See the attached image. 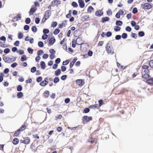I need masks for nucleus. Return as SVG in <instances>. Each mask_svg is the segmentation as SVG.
Here are the masks:
<instances>
[{"instance_id": "nucleus-39", "label": "nucleus", "mask_w": 153, "mask_h": 153, "mask_svg": "<svg viewBox=\"0 0 153 153\" xmlns=\"http://www.w3.org/2000/svg\"><path fill=\"white\" fill-rule=\"evenodd\" d=\"M36 68L35 67H33L31 68L30 71L32 73H33L36 71Z\"/></svg>"}, {"instance_id": "nucleus-52", "label": "nucleus", "mask_w": 153, "mask_h": 153, "mask_svg": "<svg viewBox=\"0 0 153 153\" xmlns=\"http://www.w3.org/2000/svg\"><path fill=\"white\" fill-rule=\"evenodd\" d=\"M99 103V107L101 106L103 104V101L102 100H100L98 101Z\"/></svg>"}, {"instance_id": "nucleus-56", "label": "nucleus", "mask_w": 153, "mask_h": 153, "mask_svg": "<svg viewBox=\"0 0 153 153\" xmlns=\"http://www.w3.org/2000/svg\"><path fill=\"white\" fill-rule=\"evenodd\" d=\"M18 65V64L16 62H14L13 63L11 64V66L13 68H14L16 67Z\"/></svg>"}, {"instance_id": "nucleus-22", "label": "nucleus", "mask_w": 153, "mask_h": 153, "mask_svg": "<svg viewBox=\"0 0 153 153\" xmlns=\"http://www.w3.org/2000/svg\"><path fill=\"white\" fill-rule=\"evenodd\" d=\"M27 58L26 56L25 55H23L22 56L21 59V60L22 62H23L24 61H26L27 60Z\"/></svg>"}, {"instance_id": "nucleus-47", "label": "nucleus", "mask_w": 153, "mask_h": 153, "mask_svg": "<svg viewBox=\"0 0 153 153\" xmlns=\"http://www.w3.org/2000/svg\"><path fill=\"white\" fill-rule=\"evenodd\" d=\"M30 22V19L29 18H27L26 19L25 22L26 24H29Z\"/></svg>"}, {"instance_id": "nucleus-17", "label": "nucleus", "mask_w": 153, "mask_h": 153, "mask_svg": "<svg viewBox=\"0 0 153 153\" xmlns=\"http://www.w3.org/2000/svg\"><path fill=\"white\" fill-rule=\"evenodd\" d=\"M109 18L108 17H105L102 18V22L104 23L106 22L109 21Z\"/></svg>"}, {"instance_id": "nucleus-5", "label": "nucleus", "mask_w": 153, "mask_h": 153, "mask_svg": "<svg viewBox=\"0 0 153 153\" xmlns=\"http://www.w3.org/2000/svg\"><path fill=\"white\" fill-rule=\"evenodd\" d=\"M51 4L53 6H56L58 7V5L61 4V1L58 0H54L51 2Z\"/></svg>"}, {"instance_id": "nucleus-18", "label": "nucleus", "mask_w": 153, "mask_h": 153, "mask_svg": "<svg viewBox=\"0 0 153 153\" xmlns=\"http://www.w3.org/2000/svg\"><path fill=\"white\" fill-rule=\"evenodd\" d=\"M89 19V16L88 15L83 16L81 17V19L85 21H88Z\"/></svg>"}, {"instance_id": "nucleus-7", "label": "nucleus", "mask_w": 153, "mask_h": 153, "mask_svg": "<svg viewBox=\"0 0 153 153\" xmlns=\"http://www.w3.org/2000/svg\"><path fill=\"white\" fill-rule=\"evenodd\" d=\"M48 80V78L46 77L45 79V80L44 81H42L41 82L40 84V85L42 86H45V85H47L48 83V82L47 80Z\"/></svg>"}, {"instance_id": "nucleus-11", "label": "nucleus", "mask_w": 153, "mask_h": 153, "mask_svg": "<svg viewBox=\"0 0 153 153\" xmlns=\"http://www.w3.org/2000/svg\"><path fill=\"white\" fill-rule=\"evenodd\" d=\"M3 59L5 62L9 63H12V62L10 61V58L9 57L6 56H4L3 58Z\"/></svg>"}, {"instance_id": "nucleus-12", "label": "nucleus", "mask_w": 153, "mask_h": 153, "mask_svg": "<svg viewBox=\"0 0 153 153\" xmlns=\"http://www.w3.org/2000/svg\"><path fill=\"white\" fill-rule=\"evenodd\" d=\"M79 5L81 8H83L85 6V3L82 0H78Z\"/></svg>"}, {"instance_id": "nucleus-32", "label": "nucleus", "mask_w": 153, "mask_h": 153, "mask_svg": "<svg viewBox=\"0 0 153 153\" xmlns=\"http://www.w3.org/2000/svg\"><path fill=\"white\" fill-rule=\"evenodd\" d=\"M22 89V86L20 85H19L17 87V90L18 91H21Z\"/></svg>"}, {"instance_id": "nucleus-54", "label": "nucleus", "mask_w": 153, "mask_h": 153, "mask_svg": "<svg viewBox=\"0 0 153 153\" xmlns=\"http://www.w3.org/2000/svg\"><path fill=\"white\" fill-rule=\"evenodd\" d=\"M137 8L134 7L132 10V13L134 14H135L137 12Z\"/></svg>"}, {"instance_id": "nucleus-9", "label": "nucleus", "mask_w": 153, "mask_h": 153, "mask_svg": "<svg viewBox=\"0 0 153 153\" xmlns=\"http://www.w3.org/2000/svg\"><path fill=\"white\" fill-rule=\"evenodd\" d=\"M103 12L102 10H97L95 12V15L97 16L100 17L103 15Z\"/></svg>"}, {"instance_id": "nucleus-34", "label": "nucleus", "mask_w": 153, "mask_h": 153, "mask_svg": "<svg viewBox=\"0 0 153 153\" xmlns=\"http://www.w3.org/2000/svg\"><path fill=\"white\" fill-rule=\"evenodd\" d=\"M31 30L33 32L35 33L37 31V28L36 26H33L32 27Z\"/></svg>"}, {"instance_id": "nucleus-51", "label": "nucleus", "mask_w": 153, "mask_h": 153, "mask_svg": "<svg viewBox=\"0 0 153 153\" xmlns=\"http://www.w3.org/2000/svg\"><path fill=\"white\" fill-rule=\"evenodd\" d=\"M69 62V60H66L65 61H63L62 63V64L63 65H66L68 64Z\"/></svg>"}, {"instance_id": "nucleus-37", "label": "nucleus", "mask_w": 153, "mask_h": 153, "mask_svg": "<svg viewBox=\"0 0 153 153\" xmlns=\"http://www.w3.org/2000/svg\"><path fill=\"white\" fill-rule=\"evenodd\" d=\"M44 53V51L43 50H40L37 52V55L38 56L41 55Z\"/></svg>"}, {"instance_id": "nucleus-57", "label": "nucleus", "mask_w": 153, "mask_h": 153, "mask_svg": "<svg viewBox=\"0 0 153 153\" xmlns=\"http://www.w3.org/2000/svg\"><path fill=\"white\" fill-rule=\"evenodd\" d=\"M17 52L20 55H22L24 53V51L23 50H19L18 51H17Z\"/></svg>"}, {"instance_id": "nucleus-36", "label": "nucleus", "mask_w": 153, "mask_h": 153, "mask_svg": "<svg viewBox=\"0 0 153 153\" xmlns=\"http://www.w3.org/2000/svg\"><path fill=\"white\" fill-rule=\"evenodd\" d=\"M59 79L58 77H55L53 80V82L54 83H56L59 82Z\"/></svg>"}, {"instance_id": "nucleus-13", "label": "nucleus", "mask_w": 153, "mask_h": 153, "mask_svg": "<svg viewBox=\"0 0 153 153\" xmlns=\"http://www.w3.org/2000/svg\"><path fill=\"white\" fill-rule=\"evenodd\" d=\"M76 44L77 45H80L82 43V39L80 37H78L77 38L76 40Z\"/></svg>"}, {"instance_id": "nucleus-62", "label": "nucleus", "mask_w": 153, "mask_h": 153, "mask_svg": "<svg viewBox=\"0 0 153 153\" xmlns=\"http://www.w3.org/2000/svg\"><path fill=\"white\" fill-rule=\"evenodd\" d=\"M149 77V75L148 74H144V75H142V77L145 79H147Z\"/></svg>"}, {"instance_id": "nucleus-59", "label": "nucleus", "mask_w": 153, "mask_h": 153, "mask_svg": "<svg viewBox=\"0 0 153 153\" xmlns=\"http://www.w3.org/2000/svg\"><path fill=\"white\" fill-rule=\"evenodd\" d=\"M16 21H17L20 19H21L22 17L20 14H19L16 16Z\"/></svg>"}, {"instance_id": "nucleus-50", "label": "nucleus", "mask_w": 153, "mask_h": 153, "mask_svg": "<svg viewBox=\"0 0 153 153\" xmlns=\"http://www.w3.org/2000/svg\"><path fill=\"white\" fill-rule=\"evenodd\" d=\"M125 29L126 31H128L129 32H131V28L130 27L128 26L126 27Z\"/></svg>"}, {"instance_id": "nucleus-19", "label": "nucleus", "mask_w": 153, "mask_h": 153, "mask_svg": "<svg viewBox=\"0 0 153 153\" xmlns=\"http://www.w3.org/2000/svg\"><path fill=\"white\" fill-rule=\"evenodd\" d=\"M40 65L41 68L42 69H45L46 65L45 62L44 61H42L40 62Z\"/></svg>"}, {"instance_id": "nucleus-3", "label": "nucleus", "mask_w": 153, "mask_h": 153, "mask_svg": "<svg viewBox=\"0 0 153 153\" xmlns=\"http://www.w3.org/2000/svg\"><path fill=\"white\" fill-rule=\"evenodd\" d=\"M141 7L144 10H148L151 8L152 6L150 4L148 3H146L144 4H141Z\"/></svg>"}, {"instance_id": "nucleus-64", "label": "nucleus", "mask_w": 153, "mask_h": 153, "mask_svg": "<svg viewBox=\"0 0 153 153\" xmlns=\"http://www.w3.org/2000/svg\"><path fill=\"white\" fill-rule=\"evenodd\" d=\"M67 77V76L66 75H63L61 77V79L63 80H65L66 79Z\"/></svg>"}, {"instance_id": "nucleus-21", "label": "nucleus", "mask_w": 153, "mask_h": 153, "mask_svg": "<svg viewBox=\"0 0 153 153\" xmlns=\"http://www.w3.org/2000/svg\"><path fill=\"white\" fill-rule=\"evenodd\" d=\"M61 72L60 69H58L55 71V74L56 76H58L60 74Z\"/></svg>"}, {"instance_id": "nucleus-48", "label": "nucleus", "mask_w": 153, "mask_h": 153, "mask_svg": "<svg viewBox=\"0 0 153 153\" xmlns=\"http://www.w3.org/2000/svg\"><path fill=\"white\" fill-rule=\"evenodd\" d=\"M112 33L110 31H108L106 34V35L107 37H109L112 35Z\"/></svg>"}, {"instance_id": "nucleus-26", "label": "nucleus", "mask_w": 153, "mask_h": 153, "mask_svg": "<svg viewBox=\"0 0 153 153\" xmlns=\"http://www.w3.org/2000/svg\"><path fill=\"white\" fill-rule=\"evenodd\" d=\"M21 131L18 129L14 133V135L16 136H18L21 132Z\"/></svg>"}, {"instance_id": "nucleus-4", "label": "nucleus", "mask_w": 153, "mask_h": 153, "mask_svg": "<svg viewBox=\"0 0 153 153\" xmlns=\"http://www.w3.org/2000/svg\"><path fill=\"white\" fill-rule=\"evenodd\" d=\"M20 142L25 144H29L30 142V139L28 137H24L23 140H21Z\"/></svg>"}, {"instance_id": "nucleus-30", "label": "nucleus", "mask_w": 153, "mask_h": 153, "mask_svg": "<svg viewBox=\"0 0 153 153\" xmlns=\"http://www.w3.org/2000/svg\"><path fill=\"white\" fill-rule=\"evenodd\" d=\"M94 8L91 6H90L88 8L87 11L88 12L91 13V10H94Z\"/></svg>"}, {"instance_id": "nucleus-2", "label": "nucleus", "mask_w": 153, "mask_h": 153, "mask_svg": "<svg viewBox=\"0 0 153 153\" xmlns=\"http://www.w3.org/2000/svg\"><path fill=\"white\" fill-rule=\"evenodd\" d=\"M92 117H88L86 115L84 116L82 118V122L84 124L88 123L89 121L92 120Z\"/></svg>"}, {"instance_id": "nucleus-27", "label": "nucleus", "mask_w": 153, "mask_h": 153, "mask_svg": "<svg viewBox=\"0 0 153 153\" xmlns=\"http://www.w3.org/2000/svg\"><path fill=\"white\" fill-rule=\"evenodd\" d=\"M145 33L143 31H140L138 32V35L140 37H142L144 36Z\"/></svg>"}, {"instance_id": "nucleus-8", "label": "nucleus", "mask_w": 153, "mask_h": 153, "mask_svg": "<svg viewBox=\"0 0 153 153\" xmlns=\"http://www.w3.org/2000/svg\"><path fill=\"white\" fill-rule=\"evenodd\" d=\"M36 10V8L34 6H32L29 11V14L30 15H33Z\"/></svg>"}, {"instance_id": "nucleus-28", "label": "nucleus", "mask_w": 153, "mask_h": 153, "mask_svg": "<svg viewBox=\"0 0 153 153\" xmlns=\"http://www.w3.org/2000/svg\"><path fill=\"white\" fill-rule=\"evenodd\" d=\"M49 91H45L44 93V96L45 97H48L49 96Z\"/></svg>"}, {"instance_id": "nucleus-63", "label": "nucleus", "mask_w": 153, "mask_h": 153, "mask_svg": "<svg viewBox=\"0 0 153 153\" xmlns=\"http://www.w3.org/2000/svg\"><path fill=\"white\" fill-rule=\"evenodd\" d=\"M48 37V35L47 34H44L42 35V38L43 40H45L47 39Z\"/></svg>"}, {"instance_id": "nucleus-44", "label": "nucleus", "mask_w": 153, "mask_h": 153, "mask_svg": "<svg viewBox=\"0 0 153 153\" xmlns=\"http://www.w3.org/2000/svg\"><path fill=\"white\" fill-rule=\"evenodd\" d=\"M26 126L25 124H23L22 126L19 129L21 131H22L25 130V128Z\"/></svg>"}, {"instance_id": "nucleus-61", "label": "nucleus", "mask_w": 153, "mask_h": 153, "mask_svg": "<svg viewBox=\"0 0 153 153\" xmlns=\"http://www.w3.org/2000/svg\"><path fill=\"white\" fill-rule=\"evenodd\" d=\"M121 36L119 35H117L116 36L115 39L116 40H119L121 39Z\"/></svg>"}, {"instance_id": "nucleus-31", "label": "nucleus", "mask_w": 153, "mask_h": 153, "mask_svg": "<svg viewBox=\"0 0 153 153\" xmlns=\"http://www.w3.org/2000/svg\"><path fill=\"white\" fill-rule=\"evenodd\" d=\"M60 30L58 29H56L53 31V34L56 35L57 34L60 32Z\"/></svg>"}, {"instance_id": "nucleus-33", "label": "nucleus", "mask_w": 153, "mask_h": 153, "mask_svg": "<svg viewBox=\"0 0 153 153\" xmlns=\"http://www.w3.org/2000/svg\"><path fill=\"white\" fill-rule=\"evenodd\" d=\"M121 29L120 27L118 26H116L114 28V30L116 32H118Z\"/></svg>"}, {"instance_id": "nucleus-53", "label": "nucleus", "mask_w": 153, "mask_h": 153, "mask_svg": "<svg viewBox=\"0 0 153 153\" xmlns=\"http://www.w3.org/2000/svg\"><path fill=\"white\" fill-rule=\"evenodd\" d=\"M149 65L151 68H153V60H151L149 62Z\"/></svg>"}, {"instance_id": "nucleus-25", "label": "nucleus", "mask_w": 153, "mask_h": 153, "mask_svg": "<svg viewBox=\"0 0 153 153\" xmlns=\"http://www.w3.org/2000/svg\"><path fill=\"white\" fill-rule=\"evenodd\" d=\"M116 24L118 26H121L123 24V22L122 21L117 20L116 22Z\"/></svg>"}, {"instance_id": "nucleus-41", "label": "nucleus", "mask_w": 153, "mask_h": 153, "mask_svg": "<svg viewBox=\"0 0 153 153\" xmlns=\"http://www.w3.org/2000/svg\"><path fill=\"white\" fill-rule=\"evenodd\" d=\"M107 14L108 16L111 15H112V12L111 9H109L107 11Z\"/></svg>"}, {"instance_id": "nucleus-1", "label": "nucleus", "mask_w": 153, "mask_h": 153, "mask_svg": "<svg viewBox=\"0 0 153 153\" xmlns=\"http://www.w3.org/2000/svg\"><path fill=\"white\" fill-rule=\"evenodd\" d=\"M106 49L108 54L112 55L114 53V52L113 50V47L109 43L107 44Z\"/></svg>"}, {"instance_id": "nucleus-40", "label": "nucleus", "mask_w": 153, "mask_h": 153, "mask_svg": "<svg viewBox=\"0 0 153 153\" xmlns=\"http://www.w3.org/2000/svg\"><path fill=\"white\" fill-rule=\"evenodd\" d=\"M43 32L44 34H46L48 33H49V30L48 29H45L43 30Z\"/></svg>"}, {"instance_id": "nucleus-6", "label": "nucleus", "mask_w": 153, "mask_h": 153, "mask_svg": "<svg viewBox=\"0 0 153 153\" xmlns=\"http://www.w3.org/2000/svg\"><path fill=\"white\" fill-rule=\"evenodd\" d=\"M76 83L78 85L81 86L84 84L85 82L83 80L81 79H78L76 80Z\"/></svg>"}, {"instance_id": "nucleus-14", "label": "nucleus", "mask_w": 153, "mask_h": 153, "mask_svg": "<svg viewBox=\"0 0 153 153\" xmlns=\"http://www.w3.org/2000/svg\"><path fill=\"white\" fill-rule=\"evenodd\" d=\"M56 41L55 38L53 37H51L49 40V43L50 45H52L55 43Z\"/></svg>"}, {"instance_id": "nucleus-16", "label": "nucleus", "mask_w": 153, "mask_h": 153, "mask_svg": "<svg viewBox=\"0 0 153 153\" xmlns=\"http://www.w3.org/2000/svg\"><path fill=\"white\" fill-rule=\"evenodd\" d=\"M77 58L76 57H75L73 60L70 62V68H72L73 67L74 64L75 63L76 61L77 60Z\"/></svg>"}, {"instance_id": "nucleus-55", "label": "nucleus", "mask_w": 153, "mask_h": 153, "mask_svg": "<svg viewBox=\"0 0 153 153\" xmlns=\"http://www.w3.org/2000/svg\"><path fill=\"white\" fill-rule=\"evenodd\" d=\"M4 53L7 54L10 51V50L8 48H5L4 49Z\"/></svg>"}, {"instance_id": "nucleus-35", "label": "nucleus", "mask_w": 153, "mask_h": 153, "mask_svg": "<svg viewBox=\"0 0 153 153\" xmlns=\"http://www.w3.org/2000/svg\"><path fill=\"white\" fill-rule=\"evenodd\" d=\"M23 33L22 32H20L18 33V37L19 39H21L23 37Z\"/></svg>"}, {"instance_id": "nucleus-29", "label": "nucleus", "mask_w": 153, "mask_h": 153, "mask_svg": "<svg viewBox=\"0 0 153 153\" xmlns=\"http://www.w3.org/2000/svg\"><path fill=\"white\" fill-rule=\"evenodd\" d=\"M38 45L40 47H43L44 46V43L42 41H39L38 42Z\"/></svg>"}, {"instance_id": "nucleus-24", "label": "nucleus", "mask_w": 153, "mask_h": 153, "mask_svg": "<svg viewBox=\"0 0 153 153\" xmlns=\"http://www.w3.org/2000/svg\"><path fill=\"white\" fill-rule=\"evenodd\" d=\"M17 96L18 98H21L23 96V94L22 92H19L17 94Z\"/></svg>"}, {"instance_id": "nucleus-45", "label": "nucleus", "mask_w": 153, "mask_h": 153, "mask_svg": "<svg viewBox=\"0 0 153 153\" xmlns=\"http://www.w3.org/2000/svg\"><path fill=\"white\" fill-rule=\"evenodd\" d=\"M122 38L123 39H125L127 38V34L126 33H123L121 36Z\"/></svg>"}, {"instance_id": "nucleus-58", "label": "nucleus", "mask_w": 153, "mask_h": 153, "mask_svg": "<svg viewBox=\"0 0 153 153\" xmlns=\"http://www.w3.org/2000/svg\"><path fill=\"white\" fill-rule=\"evenodd\" d=\"M42 80V77L41 76H39L36 79V81L38 82H40Z\"/></svg>"}, {"instance_id": "nucleus-23", "label": "nucleus", "mask_w": 153, "mask_h": 153, "mask_svg": "<svg viewBox=\"0 0 153 153\" xmlns=\"http://www.w3.org/2000/svg\"><path fill=\"white\" fill-rule=\"evenodd\" d=\"M89 108L93 109H95V108H97V105L95 104L94 105H91L89 107Z\"/></svg>"}, {"instance_id": "nucleus-42", "label": "nucleus", "mask_w": 153, "mask_h": 153, "mask_svg": "<svg viewBox=\"0 0 153 153\" xmlns=\"http://www.w3.org/2000/svg\"><path fill=\"white\" fill-rule=\"evenodd\" d=\"M27 50L28 53L30 54H32L33 53V49L30 48H28Z\"/></svg>"}, {"instance_id": "nucleus-60", "label": "nucleus", "mask_w": 153, "mask_h": 153, "mask_svg": "<svg viewBox=\"0 0 153 153\" xmlns=\"http://www.w3.org/2000/svg\"><path fill=\"white\" fill-rule=\"evenodd\" d=\"M40 21V19L39 18L37 17L35 19V22L36 24H39V23Z\"/></svg>"}, {"instance_id": "nucleus-43", "label": "nucleus", "mask_w": 153, "mask_h": 153, "mask_svg": "<svg viewBox=\"0 0 153 153\" xmlns=\"http://www.w3.org/2000/svg\"><path fill=\"white\" fill-rule=\"evenodd\" d=\"M57 25V23L56 22H52L51 27H56Z\"/></svg>"}, {"instance_id": "nucleus-46", "label": "nucleus", "mask_w": 153, "mask_h": 153, "mask_svg": "<svg viewBox=\"0 0 153 153\" xmlns=\"http://www.w3.org/2000/svg\"><path fill=\"white\" fill-rule=\"evenodd\" d=\"M76 41L73 40L72 41V46L73 48H74L76 46Z\"/></svg>"}, {"instance_id": "nucleus-10", "label": "nucleus", "mask_w": 153, "mask_h": 153, "mask_svg": "<svg viewBox=\"0 0 153 153\" xmlns=\"http://www.w3.org/2000/svg\"><path fill=\"white\" fill-rule=\"evenodd\" d=\"M50 12V10H47L46 11L44 15V18H46L47 19L49 18L51 14V13Z\"/></svg>"}, {"instance_id": "nucleus-15", "label": "nucleus", "mask_w": 153, "mask_h": 153, "mask_svg": "<svg viewBox=\"0 0 153 153\" xmlns=\"http://www.w3.org/2000/svg\"><path fill=\"white\" fill-rule=\"evenodd\" d=\"M147 82L150 85H153V78L148 79L147 80Z\"/></svg>"}, {"instance_id": "nucleus-38", "label": "nucleus", "mask_w": 153, "mask_h": 153, "mask_svg": "<svg viewBox=\"0 0 153 153\" xmlns=\"http://www.w3.org/2000/svg\"><path fill=\"white\" fill-rule=\"evenodd\" d=\"M71 5L74 7H77L78 6V4H77V3L75 1H73Z\"/></svg>"}, {"instance_id": "nucleus-49", "label": "nucleus", "mask_w": 153, "mask_h": 153, "mask_svg": "<svg viewBox=\"0 0 153 153\" xmlns=\"http://www.w3.org/2000/svg\"><path fill=\"white\" fill-rule=\"evenodd\" d=\"M89 111H90L89 108V107H88V108H87L84 109L83 112H84L85 113H87Z\"/></svg>"}, {"instance_id": "nucleus-20", "label": "nucleus", "mask_w": 153, "mask_h": 153, "mask_svg": "<svg viewBox=\"0 0 153 153\" xmlns=\"http://www.w3.org/2000/svg\"><path fill=\"white\" fill-rule=\"evenodd\" d=\"M19 142V140L17 138H15L14 139L13 141V143L14 145H17L18 144Z\"/></svg>"}]
</instances>
